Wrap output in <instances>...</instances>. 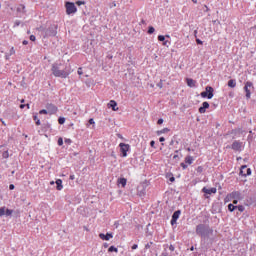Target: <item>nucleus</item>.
Segmentation results:
<instances>
[{"label": "nucleus", "instance_id": "obj_17", "mask_svg": "<svg viewBox=\"0 0 256 256\" xmlns=\"http://www.w3.org/2000/svg\"><path fill=\"white\" fill-rule=\"evenodd\" d=\"M194 162V158L192 156H186L185 157V164L192 165Z\"/></svg>", "mask_w": 256, "mask_h": 256}, {"label": "nucleus", "instance_id": "obj_23", "mask_svg": "<svg viewBox=\"0 0 256 256\" xmlns=\"http://www.w3.org/2000/svg\"><path fill=\"white\" fill-rule=\"evenodd\" d=\"M108 252L118 253V248L112 245V246H110V248H108Z\"/></svg>", "mask_w": 256, "mask_h": 256}, {"label": "nucleus", "instance_id": "obj_7", "mask_svg": "<svg viewBox=\"0 0 256 256\" xmlns=\"http://www.w3.org/2000/svg\"><path fill=\"white\" fill-rule=\"evenodd\" d=\"M120 153H122V158L127 157V153L130 151V145L126 143H120Z\"/></svg>", "mask_w": 256, "mask_h": 256}, {"label": "nucleus", "instance_id": "obj_35", "mask_svg": "<svg viewBox=\"0 0 256 256\" xmlns=\"http://www.w3.org/2000/svg\"><path fill=\"white\" fill-rule=\"evenodd\" d=\"M162 45L168 46V45H171V42L165 39L164 42L162 43Z\"/></svg>", "mask_w": 256, "mask_h": 256}, {"label": "nucleus", "instance_id": "obj_49", "mask_svg": "<svg viewBox=\"0 0 256 256\" xmlns=\"http://www.w3.org/2000/svg\"><path fill=\"white\" fill-rule=\"evenodd\" d=\"M78 74H79V75H83L82 68H79V69H78Z\"/></svg>", "mask_w": 256, "mask_h": 256}, {"label": "nucleus", "instance_id": "obj_59", "mask_svg": "<svg viewBox=\"0 0 256 256\" xmlns=\"http://www.w3.org/2000/svg\"><path fill=\"white\" fill-rule=\"evenodd\" d=\"M26 105L25 104H21L20 108L23 109Z\"/></svg>", "mask_w": 256, "mask_h": 256}, {"label": "nucleus", "instance_id": "obj_39", "mask_svg": "<svg viewBox=\"0 0 256 256\" xmlns=\"http://www.w3.org/2000/svg\"><path fill=\"white\" fill-rule=\"evenodd\" d=\"M39 113L40 114H48L49 112H48V109L47 110L42 109V110L39 111Z\"/></svg>", "mask_w": 256, "mask_h": 256}, {"label": "nucleus", "instance_id": "obj_46", "mask_svg": "<svg viewBox=\"0 0 256 256\" xmlns=\"http://www.w3.org/2000/svg\"><path fill=\"white\" fill-rule=\"evenodd\" d=\"M30 40L34 42L36 40V37L34 35H31Z\"/></svg>", "mask_w": 256, "mask_h": 256}, {"label": "nucleus", "instance_id": "obj_31", "mask_svg": "<svg viewBox=\"0 0 256 256\" xmlns=\"http://www.w3.org/2000/svg\"><path fill=\"white\" fill-rule=\"evenodd\" d=\"M58 123H59V125H64V123H65V118L60 117V118L58 119Z\"/></svg>", "mask_w": 256, "mask_h": 256}, {"label": "nucleus", "instance_id": "obj_42", "mask_svg": "<svg viewBox=\"0 0 256 256\" xmlns=\"http://www.w3.org/2000/svg\"><path fill=\"white\" fill-rule=\"evenodd\" d=\"M150 147L155 148V141H153V140L150 141Z\"/></svg>", "mask_w": 256, "mask_h": 256}, {"label": "nucleus", "instance_id": "obj_16", "mask_svg": "<svg viewBox=\"0 0 256 256\" xmlns=\"http://www.w3.org/2000/svg\"><path fill=\"white\" fill-rule=\"evenodd\" d=\"M186 83L189 87L194 88L196 87L197 82L191 78L186 79Z\"/></svg>", "mask_w": 256, "mask_h": 256}, {"label": "nucleus", "instance_id": "obj_2", "mask_svg": "<svg viewBox=\"0 0 256 256\" xmlns=\"http://www.w3.org/2000/svg\"><path fill=\"white\" fill-rule=\"evenodd\" d=\"M196 234L204 237L207 234H213V229H208L204 224H199L196 226Z\"/></svg>", "mask_w": 256, "mask_h": 256}, {"label": "nucleus", "instance_id": "obj_21", "mask_svg": "<svg viewBox=\"0 0 256 256\" xmlns=\"http://www.w3.org/2000/svg\"><path fill=\"white\" fill-rule=\"evenodd\" d=\"M228 86L231 88H235L237 86V82L234 79L228 81Z\"/></svg>", "mask_w": 256, "mask_h": 256}, {"label": "nucleus", "instance_id": "obj_28", "mask_svg": "<svg viewBox=\"0 0 256 256\" xmlns=\"http://www.w3.org/2000/svg\"><path fill=\"white\" fill-rule=\"evenodd\" d=\"M154 32H155L154 27H152V26L148 27V31H147L148 34H153Z\"/></svg>", "mask_w": 256, "mask_h": 256}, {"label": "nucleus", "instance_id": "obj_32", "mask_svg": "<svg viewBox=\"0 0 256 256\" xmlns=\"http://www.w3.org/2000/svg\"><path fill=\"white\" fill-rule=\"evenodd\" d=\"M157 39H158V41H160V42H164V41L166 40V37L160 35V36L157 37Z\"/></svg>", "mask_w": 256, "mask_h": 256}, {"label": "nucleus", "instance_id": "obj_6", "mask_svg": "<svg viewBox=\"0 0 256 256\" xmlns=\"http://www.w3.org/2000/svg\"><path fill=\"white\" fill-rule=\"evenodd\" d=\"M65 7H66V13L68 15L75 14L77 12V8L74 2H66Z\"/></svg>", "mask_w": 256, "mask_h": 256}, {"label": "nucleus", "instance_id": "obj_40", "mask_svg": "<svg viewBox=\"0 0 256 256\" xmlns=\"http://www.w3.org/2000/svg\"><path fill=\"white\" fill-rule=\"evenodd\" d=\"M180 166L183 170H186L188 168V166L185 163H181Z\"/></svg>", "mask_w": 256, "mask_h": 256}, {"label": "nucleus", "instance_id": "obj_12", "mask_svg": "<svg viewBox=\"0 0 256 256\" xmlns=\"http://www.w3.org/2000/svg\"><path fill=\"white\" fill-rule=\"evenodd\" d=\"M209 108H210V104L208 102H203L202 106L198 109V111L199 113L204 114Z\"/></svg>", "mask_w": 256, "mask_h": 256}, {"label": "nucleus", "instance_id": "obj_20", "mask_svg": "<svg viewBox=\"0 0 256 256\" xmlns=\"http://www.w3.org/2000/svg\"><path fill=\"white\" fill-rule=\"evenodd\" d=\"M170 129L169 128H163L161 130H158L156 132L157 135H163L164 133H169Z\"/></svg>", "mask_w": 256, "mask_h": 256}, {"label": "nucleus", "instance_id": "obj_60", "mask_svg": "<svg viewBox=\"0 0 256 256\" xmlns=\"http://www.w3.org/2000/svg\"><path fill=\"white\" fill-rule=\"evenodd\" d=\"M104 247H105V248H108V243H104Z\"/></svg>", "mask_w": 256, "mask_h": 256}, {"label": "nucleus", "instance_id": "obj_47", "mask_svg": "<svg viewBox=\"0 0 256 256\" xmlns=\"http://www.w3.org/2000/svg\"><path fill=\"white\" fill-rule=\"evenodd\" d=\"M138 248V244L132 245V250H136Z\"/></svg>", "mask_w": 256, "mask_h": 256}, {"label": "nucleus", "instance_id": "obj_15", "mask_svg": "<svg viewBox=\"0 0 256 256\" xmlns=\"http://www.w3.org/2000/svg\"><path fill=\"white\" fill-rule=\"evenodd\" d=\"M108 108H112L114 111H118L119 108L117 107V102L115 100H110L108 103Z\"/></svg>", "mask_w": 256, "mask_h": 256}, {"label": "nucleus", "instance_id": "obj_50", "mask_svg": "<svg viewBox=\"0 0 256 256\" xmlns=\"http://www.w3.org/2000/svg\"><path fill=\"white\" fill-rule=\"evenodd\" d=\"M14 188H15V186L13 185V184H10V186H9V190H14Z\"/></svg>", "mask_w": 256, "mask_h": 256}, {"label": "nucleus", "instance_id": "obj_11", "mask_svg": "<svg viewBox=\"0 0 256 256\" xmlns=\"http://www.w3.org/2000/svg\"><path fill=\"white\" fill-rule=\"evenodd\" d=\"M202 192L207 195L216 194L217 188L216 187H212V188L203 187Z\"/></svg>", "mask_w": 256, "mask_h": 256}, {"label": "nucleus", "instance_id": "obj_57", "mask_svg": "<svg viewBox=\"0 0 256 256\" xmlns=\"http://www.w3.org/2000/svg\"><path fill=\"white\" fill-rule=\"evenodd\" d=\"M204 7H205V9H206V12H209V11H210L209 6L205 5Z\"/></svg>", "mask_w": 256, "mask_h": 256}, {"label": "nucleus", "instance_id": "obj_48", "mask_svg": "<svg viewBox=\"0 0 256 256\" xmlns=\"http://www.w3.org/2000/svg\"><path fill=\"white\" fill-rule=\"evenodd\" d=\"M196 43H197V44H200V45H203V41H201L200 39H197V40H196Z\"/></svg>", "mask_w": 256, "mask_h": 256}, {"label": "nucleus", "instance_id": "obj_5", "mask_svg": "<svg viewBox=\"0 0 256 256\" xmlns=\"http://www.w3.org/2000/svg\"><path fill=\"white\" fill-rule=\"evenodd\" d=\"M226 199L242 201L243 195L240 191H233L227 195Z\"/></svg>", "mask_w": 256, "mask_h": 256}, {"label": "nucleus", "instance_id": "obj_38", "mask_svg": "<svg viewBox=\"0 0 256 256\" xmlns=\"http://www.w3.org/2000/svg\"><path fill=\"white\" fill-rule=\"evenodd\" d=\"M58 145L61 147L63 146V138L58 139Z\"/></svg>", "mask_w": 256, "mask_h": 256}, {"label": "nucleus", "instance_id": "obj_53", "mask_svg": "<svg viewBox=\"0 0 256 256\" xmlns=\"http://www.w3.org/2000/svg\"><path fill=\"white\" fill-rule=\"evenodd\" d=\"M238 203H239V200H237V199H234V200H233V204H234V205H238Z\"/></svg>", "mask_w": 256, "mask_h": 256}, {"label": "nucleus", "instance_id": "obj_58", "mask_svg": "<svg viewBox=\"0 0 256 256\" xmlns=\"http://www.w3.org/2000/svg\"><path fill=\"white\" fill-rule=\"evenodd\" d=\"M22 44H23V45H27V44H28V41L24 40V41L22 42Z\"/></svg>", "mask_w": 256, "mask_h": 256}, {"label": "nucleus", "instance_id": "obj_1", "mask_svg": "<svg viewBox=\"0 0 256 256\" xmlns=\"http://www.w3.org/2000/svg\"><path fill=\"white\" fill-rule=\"evenodd\" d=\"M51 71L55 77L60 78H67L71 74L70 70H60V65L57 63L52 65Z\"/></svg>", "mask_w": 256, "mask_h": 256}, {"label": "nucleus", "instance_id": "obj_19", "mask_svg": "<svg viewBox=\"0 0 256 256\" xmlns=\"http://www.w3.org/2000/svg\"><path fill=\"white\" fill-rule=\"evenodd\" d=\"M56 185H57V190H58V191H62V189H63V184H62V180H61V179H57V180H56Z\"/></svg>", "mask_w": 256, "mask_h": 256}, {"label": "nucleus", "instance_id": "obj_44", "mask_svg": "<svg viewBox=\"0 0 256 256\" xmlns=\"http://www.w3.org/2000/svg\"><path fill=\"white\" fill-rule=\"evenodd\" d=\"M89 123H90V125H95V121H94V119H93V118H91V119L89 120Z\"/></svg>", "mask_w": 256, "mask_h": 256}, {"label": "nucleus", "instance_id": "obj_45", "mask_svg": "<svg viewBox=\"0 0 256 256\" xmlns=\"http://www.w3.org/2000/svg\"><path fill=\"white\" fill-rule=\"evenodd\" d=\"M169 181H170L171 183H174V182H175V177H174V176L170 177V178H169Z\"/></svg>", "mask_w": 256, "mask_h": 256}, {"label": "nucleus", "instance_id": "obj_24", "mask_svg": "<svg viewBox=\"0 0 256 256\" xmlns=\"http://www.w3.org/2000/svg\"><path fill=\"white\" fill-rule=\"evenodd\" d=\"M236 209H237V206H235L234 204L230 203V204L228 205V210H229L230 212H234Z\"/></svg>", "mask_w": 256, "mask_h": 256}, {"label": "nucleus", "instance_id": "obj_61", "mask_svg": "<svg viewBox=\"0 0 256 256\" xmlns=\"http://www.w3.org/2000/svg\"><path fill=\"white\" fill-rule=\"evenodd\" d=\"M25 106H27L28 109L30 108V105H29V104H27V105H25Z\"/></svg>", "mask_w": 256, "mask_h": 256}, {"label": "nucleus", "instance_id": "obj_33", "mask_svg": "<svg viewBox=\"0 0 256 256\" xmlns=\"http://www.w3.org/2000/svg\"><path fill=\"white\" fill-rule=\"evenodd\" d=\"M152 245H153V242L150 241L149 243L145 244V249L146 250L150 249Z\"/></svg>", "mask_w": 256, "mask_h": 256}, {"label": "nucleus", "instance_id": "obj_22", "mask_svg": "<svg viewBox=\"0 0 256 256\" xmlns=\"http://www.w3.org/2000/svg\"><path fill=\"white\" fill-rule=\"evenodd\" d=\"M14 54H15V49H14V47H12L10 49L9 53L5 55L6 60H8L10 58V56H12Z\"/></svg>", "mask_w": 256, "mask_h": 256}, {"label": "nucleus", "instance_id": "obj_63", "mask_svg": "<svg viewBox=\"0 0 256 256\" xmlns=\"http://www.w3.org/2000/svg\"><path fill=\"white\" fill-rule=\"evenodd\" d=\"M21 103H24V99L21 100Z\"/></svg>", "mask_w": 256, "mask_h": 256}, {"label": "nucleus", "instance_id": "obj_25", "mask_svg": "<svg viewBox=\"0 0 256 256\" xmlns=\"http://www.w3.org/2000/svg\"><path fill=\"white\" fill-rule=\"evenodd\" d=\"M236 209H238L239 212L243 213L245 211V206L238 205V206H236Z\"/></svg>", "mask_w": 256, "mask_h": 256}, {"label": "nucleus", "instance_id": "obj_27", "mask_svg": "<svg viewBox=\"0 0 256 256\" xmlns=\"http://www.w3.org/2000/svg\"><path fill=\"white\" fill-rule=\"evenodd\" d=\"M6 207H0V217H3L5 215Z\"/></svg>", "mask_w": 256, "mask_h": 256}, {"label": "nucleus", "instance_id": "obj_62", "mask_svg": "<svg viewBox=\"0 0 256 256\" xmlns=\"http://www.w3.org/2000/svg\"><path fill=\"white\" fill-rule=\"evenodd\" d=\"M165 38H170V36H169V35H166Z\"/></svg>", "mask_w": 256, "mask_h": 256}, {"label": "nucleus", "instance_id": "obj_34", "mask_svg": "<svg viewBox=\"0 0 256 256\" xmlns=\"http://www.w3.org/2000/svg\"><path fill=\"white\" fill-rule=\"evenodd\" d=\"M33 119H34V121H36V125H41V123H40V120L38 119V117L35 115L34 117H33Z\"/></svg>", "mask_w": 256, "mask_h": 256}, {"label": "nucleus", "instance_id": "obj_56", "mask_svg": "<svg viewBox=\"0 0 256 256\" xmlns=\"http://www.w3.org/2000/svg\"><path fill=\"white\" fill-rule=\"evenodd\" d=\"M65 143L71 144V139H66V140H65Z\"/></svg>", "mask_w": 256, "mask_h": 256}, {"label": "nucleus", "instance_id": "obj_37", "mask_svg": "<svg viewBox=\"0 0 256 256\" xmlns=\"http://www.w3.org/2000/svg\"><path fill=\"white\" fill-rule=\"evenodd\" d=\"M76 4H77L78 6H81V5H85V2H84L83 0H78V1L76 2Z\"/></svg>", "mask_w": 256, "mask_h": 256}, {"label": "nucleus", "instance_id": "obj_4", "mask_svg": "<svg viewBox=\"0 0 256 256\" xmlns=\"http://www.w3.org/2000/svg\"><path fill=\"white\" fill-rule=\"evenodd\" d=\"M202 98L212 99L214 97V88L211 86L205 87V91L200 93Z\"/></svg>", "mask_w": 256, "mask_h": 256}, {"label": "nucleus", "instance_id": "obj_51", "mask_svg": "<svg viewBox=\"0 0 256 256\" xmlns=\"http://www.w3.org/2000/svg\"><path fill=\"white\" fill-rule=\"evenodd\" d=\"M70 180H71V181H74V180H75V175H74V174L70 175Z\"/></svg>", "mask_w": 256, "mask_h": 256}, {"label": "nucleus", "instance_id": "obj_14", "mask_svg": "<svg viewBox=\"0 0 256 256\" xmlns=\"http://www.w3.org/2000/svg\"><path fill=\"white\" fill-rule=\"evenodd\" d=\"M99 237L104 240V241H109L110 239L113 238V234L112 233H107V234H104V233H100L99 234Z\"/></svg>", "mask_w": 256, "mask_h": 256}, {"label": "nucleus", "instance_id": "obj_18", "mask_svg": "<svg viewBox=\"0 0 256 256\" xmlns=\"http://www.w3.org/2000/svg\"><path fill=\"white\" fill-rule=\"evenodd\" d=\"M118 184L122 185V188H125L127 185V179L126 178L118 179Z\"/></svg>", "mask_w": 256, "mask_h": 256}, {"label": "nucleus", "instance_id": "obj_54", "mask_svg": "<svg viewBox=\"0 0 256 256\" xmlns=\"http://www.w3.org/2000/svg\"><path fill=\"white\" fill-rule=\"evenodd\" d=\"M169 250H170V251H174V250H175V247H174L173 245H170V246H169Z\"/></svg>", "mask_w": 256, "mask_h": 256}, {"label": "nucleus", "instance_id": "obj_30", "mask_svg": "<svg viewBox=\"0 0 256 256\" xmlns=\"http://www.w3.org/2000/svg\"><path fill=\"white\" fill-rule=\"evenodd\" d=\"M19 12H25V6L24 4H20L19 8H18Z\"/></svg>", "mask_w": 256, "mask_h": 256}, {"label": "nucleus", "instance_id": "obj_9", "mask_svg": "<svg viewBox=\"0 0 256 256\" xmlns=\"http://www.w3.org/2000/svg\"><path fill=\"white\" fill-rule=\"evenodd\" d=\"M240 175L244 177L251 176V168H247V165H242Z\"/></svg>", "mask_w": 256, "mask_h": 256}, {"label": "nucleus", "instance_id": "obj_64", "mask_svg": "<svg viewBox=\"0 0 256 256\" xmlns=\"http://www.w3.org/2000/svg\"><path fill=\"white\" fill-rule=\"evenodd\" d=\"M51 185H54V181L51 182Z\"/></svg>", "mask_w": 256, "mask_h": 256}, {"label": "nucleus", "instance_id": "obj_13", "mask_svg": "<svg viewBox=\"0 0 256 256\" xmlns=\"http://www.w3.org/2000/svg\"><path fill=\"white\" fill-rule=\"evenodd\" d=\"M47 111L50 114H55L58 111V108L53 104H47L46 105Z\"/></svg>", "mask_w": 256, "mask_h": 256}, {"label": "nucleus", "instance_id": "obj_8", "mask_svg": "<svg viewBox=\"0 0 256 256\" xmlns=\"http://www.w3.org/2000/svg\"><path fill=\"white\" fill-rule=\"evenodd\" d=\"M181 216V210H176L173 214H172V218H171V221H170V224L172 226H174L175 224H177V221L178 219L180 218Z\"/></svg>", "mask_w": 256, "mask_h": 256}, {"label": "nucleus", "instance_id": "obj_36", "mask_svg": "<svg viewBox=\"0 0 256 256\" xmlns=\"http://www.w3.org/2000/svg\"><path fill=\"white\" fill-rule=\"evenodd\" d=\"M172 159L175 160V161H179L180 157H179L178 154H174Z\"/></svg>", "mask_w": 256, "mask_h": 256}, {"label": "nucleus", "instance_id": "obj_26", "mask_svg": "<svg viewBox=\"0 0 256 256\" xmlns=\"http://www.w3.org/2000/svg\"><path fill=\"white\" fill-rule=\"evenodd\" d=\"M12 213H13V210L8 209V208H7V209L5 208V215H6V216H11Z\"/></svg>", "mask_w": 256, "mask_h": 256}, {"label": "nucleus", "instance_id": "obj_29", "mask_svg": "<svg viewBox=\"0 0 256 256\" xmlns=\"http://www.w3.org/2000/svg\"><path fill=\"white\" fill-rule=\"evenodd\" d=\"M234 135H238L240 133H243V130L241 128L233 130Z\"/></svg>", "mask_w": 256, "mask_h": 256}, {"label": "nucleus", "instance_id": "obj_41", "mask_svg": "<svg viewBox=\"0 0 256 256\" xmlns=\"http://www.w3.org/2000/svg\"><path fill=\"white\" fill-rule=\"evenodd\" d=\"M162 123H164V120L162 118L157 120V125H162Z\"/></svg>", "mask_w": 256, "mask_h": 256}, {"label": "nucleus", "instance_id": "obj_43", "mask_svg": "<svg viewBox=\"0 0 256 256\" xmlns=\"http://www.w3.org/2000/svg\"><path fill=\"white\" fill-rule=\"evenodd\" d=\"M2 156H3L4 159H7L8 158V152L7 151L4 152Z\"/></svg>", "mask_w": 256, "mask_h": 256}, {"label": "nucleus", "instance_id": "obj_10", "mask_svg": "<svg viewBox=\"0 0 256 256\" xmlns=\"http://www.w3.org/2000/svg\"><path fill=\"white\" fill-rule=\"evenodd\" d=\"M243 143L239 141H234L232 144V150L235 152H240L242 150Z\"/></svg>", "mask_w": 256, "mask_h": 256}, {"label": "nucleus", "instance_id": "obj_3", "mask_svg": "<svg viewBox=\"0 0 256 256\" xmlns=\"http://www.w3.org/2000/svg\"><path fill=\"white\" fill-rule=\"evenodd\" d=\"M244 92H245V97L247 100L251 99V94L255 90V86L253 85V82L247 81L244 83Z\"/></svg>", "mask_w": 256, "mask_h": 256}, {"label": "nucleus", "instance_id": "obj_52", "mask_svg": "<svg viewBox=\"0 0 256 256\" xmlns=\"http://www.w3.org/2000/svg\"><path fill=\"white\" fill-rule=\"evenodd\" d=\"M159 141H160V143H164L165 138H164V137H160V138H159Z\"/></svg>", "mask_w": 256, "mask_h": 256}, {"label": "nucleus", "instance_id": "obj_55", "mask_svg": "<svg viewBox=\"0 0 256 256\" xmlns=\"http://www.w3.org/2000/svg\"><path fill=\"white\" fill-rule=\"evenodd\" d=\"M203 171V168L201 167V166H199L198 168H197V172H202Z\"/></svg>", "mask_w": 256, "mask_h": 256}]
</instances>
